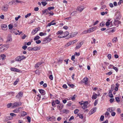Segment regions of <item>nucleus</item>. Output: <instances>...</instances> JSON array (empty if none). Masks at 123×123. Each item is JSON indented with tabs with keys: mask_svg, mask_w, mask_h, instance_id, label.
Here are the masks:
<instances>
[{
	"mask_svg": "<svg viewBox=\"0 0 123 123\" xmlns=\"http://www.w3.org/2000/svg\"><path fill=\"white\" fill-rule=\"evenodd\" d=\"M115 99L116 101L117 102H120V100L119 98L118 97H116Z\"/></svg>",
	"mask_w": 123,
	"mask_h": 123,
	"instance_id": "51",
	"label": "nucleus"
},
{
	"mask_svg": "<svg viewBox=\"0 0 123 123\" xmlns=\"http://www.w3.org/2000/svg\"><path fill=\"white\" fill-rule=\"evenodd\" d=\"M117 41V39L116 37H114L113 39V42H116Z\"/></svg>",
	"mask_w": 123,
	"mask_h": 123,
	"instance_id": "36",
	"label": "nucleus"
},
{
	"mask_svg": "<svg viewBox=\"0 0 123 123\" xmlns=\"http://www.w3.org/2000/svg\"><path fill=\"white\" fill-rule=\"evenodd\" d=\"M92 40L91 42V43L92 44H95L96 41L95 39L94 38H92Z\"/></svg>",
	"mask_w": 123,
	"mask_h": 123,
	"instance_id": "30",
	"label": "nucleus"
},
{
	"mask_svg": "<svg viewBox=\"0 0 123 123\" xmlns=\"http://www.w3.org/2000/svg\"><path fill=\"white\" fill-rule=\"evenodd\" d=\"M31 15V13H30L27 14L25 16V18H27L28 17L30 16Z\"/></svg>",
	"mask_w": 123,
	"mask_h": 123,
	"instance_id": "52",
	"label": "nucleus"
},
{
	"mask_svg": "<svg viewBox=\"0 0 123 123\" xmlns=\"http://www.w3.org/2000/svg\"><path fill=\"white\" fill-rule=\"evenodd\" d=\"M78 34V32H72L70 35V38H72Z\"/></svg>",
	"mask_w": 123,
	"mask_h": 123,
	"instance_id": "9",
	"label": "nucleus"
},
{
	"mask_svg": "<svg viewBox=\"0 0 123 123\" xmlns=\"http://www.w3.org/2000/svg\"><path fill=\"white\" fill-rule=\"evenodd\" d=\"M109 60H110L111 58V55L110 54H109L107 56Z\"/></svg>",
	"mask_w": 123,
	"mask_h": 123,
	"instance_id": "40",
	"label": "nucleus"
},
{
	"mask_svg": "<svg viewBox=\"0 0 123 123\" xmlns=\"http://www.w3.org/2000/svg\"><path fill=\"white\" fill-rule=\"evenodd\" d=\"M46 35V33H43L42 32H41L39 33V35L41 36H43L45 35Z\"/></svg>",
	"mask_w": 123,
	"mask_h": 123,
	"instance_id": "35",
	"label": "nucleus"
},
{
	"mask_svg": "<svg viewBox=\"0 0 123 123\" xmlns=\"http://www.w3.org/2000/svg\"><path fill=\"white\" fill-rule=\"evenodd\" d=\"M26 114V113L25 111H22L21 113V115L22 116H25Z\"/></svg>",
	"mask_w": 123,
	"mask_h": 123,
	"instance_id": "34",
	"label": "nucleus"
},
{
	"mask_svg": "<svg viewBox=\"0 0 123 123\" xmlns=\"http://www.w3.org/2000/svg\"><path fill=\"white\" fill-rule=\"evenodd\" d=\"M116 113L115 112H112L111 113V115L112 116H114L116 115Z\"/></svg>",
	"mask_w": 123,
	"mask_h": 123,
	"instance_id": "53",
	"label": "nucleus"
},
{
	"mask_svg": "<svg viewBox=\"0 0 123 123\" xmlns=\"http://www.w3.org/2000/svg\"><path fill=\"white\" fill-rule=\"evenodd\" d=\"M83 106L82 107V108L83 109H85V108H86L87 105L88 104V102L87 101H85L84 102L83 104Z\"/></svg>",
	"mask_w": 123,
	"mask_h": 123,
	"instance_id": "12",
	"label": "nucleus"
},
{
	"mask_svg": "<svg viewBox=\"0 0 123 123\" xmlns=\"http://www.w3.org/2000/svg\"><path fill=\"white\" fill-rule=\"evenodd\" d=\"M39 38L40 37L39 36H37L35 37L34 39V40H36L39 39Z\"/></svg>",
	"mask_w": 123,
	"mask_h": 123,
	"instance_id": "37",
	"label": "nucleus"
},
{
	"mask_svg": "<svg viewBox=\"0 0 123 123\" xmlns=\"http://www.w3.org/2000/svg\"><path fill=\"white\" fill-rule=\"evenodd\" d=\"M15 60L16 61H21L19 56H18L16 57L15 59Z\"/></svg>",
	"mask_w": 123,
	"mask_h": 123,
	"instance_id": "28",
	"label": "nucleus"
},
{
	"mask_svg": "<svg viewBox=\"0 0 123 123\" xmlns=\"http://www.w3.org/2000/svg\"><path fill=\"white\" fill-rule=\"evenodd\" d=\"M63 107V105L62 104H60L57 106L58 108L60 111L61 112H62V109Z\"/></svg>",
	"mask_w": 123,
	"mask_h": 123,
	"instance_id": "10",
	"label": "nucleus"
},
{
	"mask_svg": "<svg viewBox=\"0 0 123 123\" xmlns=\"http://www.w3.org/2000/svg\"><path fill=\"white\" fill-rule=\"evenodd\" d=\"M41 97V96L40 95H37V96L35 98V100L37 101H39L40 100Z\"/></svg>",
	"mask_w": 123,
	"mask_h": 123,
	"instance_id": "21",
	"label": "nucleus"
},
{
	"mask_svg": "<svg viewBox=\"0 0 123 123\" xmlns=\"http://www.w3.org/2000/svg\"><path fill=\"white\" fill-rule=\"evenodd\" d=\"M15 2H17V3H22L23 2H22L21 1L18 0H16L15 1H12V3H15Z\"/></svg>",
	"mask_w": 123,
	"mask_h": 123,
	"instance_id": "25",
	"label": "nucleus"
},
{
	"mask_svg": "<svg viewBox=\"0 0 123 123\" xmlns=\"http://www.w3.org/2000/svg\"><path fill=\"white\" fill-rule=\"evenodd\" d=\"M41 49V47H35L33 48H31V50L32 51H36L39 50Z\"/></svg>",
	"mask_w": 123,
	"mask_h": 123,
	"instance_id": "6",
	"label": "nucleus"
},
{
	"mask_svg": "<svg viewBox=\"0 0 123 123\" xmlns=\"http://www.w3.org/2000/svg\"><path fill=\"white\" fill-rule=\"evenodd\" d=\"M49 36L48 37L44 39L43 41V42L44 43L49 42L51 41L52 39L51 38H49Z\"/></svg>",
	"mask_w": 123,
	"mask_h": 123,
	"instance_id": "2",
	"label": "nucleus"
},
{
	"mask_svg": "<svg viewBox=\"0 0 123 123\" xmlns=\"http://www.w3.org/2000/svg\"><path fill=\"white\" fill-rule=\"evenodd\" d=\"M10 115L12 117H15L16 116V115L13 113H11L10 114Z\"/></svg>",
	"mask_w": 123,
	"mask_h": 123,
	"instance_id": "43",
	"label": "nucleus"
},
{
	"mask_svg": "<svg viewBox=\"0 0 123 123\" xmlns=\"http://www.w3.org/2000/svg\"><path fill=\"white\" fill-rule=\"evenodd\" d=\"M42 64L41 62H38L36 63L35 65V68H37L39 66Z\"/></svg>",
	"mask_w": 123,
	"mask_h": 123,
	"instance_id": "20",
	"label": "nucleus"
},
{
	"mask_svg": "<svg viewBox=\"0 0 123 123\" xmlns=\"http://www.w3.org/2000/svg\"><path fill=\"white\" fill-rule=\"evenodd\" d=\"M0 57H1L3 60H4L6 58V56L4 54H1Z\"/></svg>",
	"mask_w": 123,
	"mask_h": 123,
	"instance_id": "26",
	"label": "nucleus"
},
{
	"mask_svg": "<svg viewBox=\"0 0 123 123\" xmlns=\"http://www.w3.org/2000/svg\"><path fill=\"white\" fill-rule=\"evenodd\" d=\"M11 70L13 71L17 72H19L20 70L15 68H11Z\"/></svg>",
	"mask_w": 123,
	"mask_h": 123,
	"instance_id": "19",
	"label": "nucleus"
},
{
	"mask_svg": "<svg viewBox=\"0 0 123 123\" xmlns=\"http://www.w3.org/2000/svg\"><path fill=\"white\" fill-rule=\"evenodd\" d=\"M13 27V26L12 25H8L9 29L10 30L12 29Z\"/></svg>",
	"mask_w": 123,
	"mask_h": 123,
	"instance_id": "39",
	"label": "nucleus"
},
{
	"mask_svg": "<svg viewBox=\"0 0 123 123\" xmlns=\"http://www.w3.org/2000/svg\"><path fill=\"white\" fill-rule=\"evenodd\" d=\"M115 110V109H113V108L112 107L108 108L107 110V111L110 112H111L113 111H114Z\"/></svg>",
	"mask_w": 123,
	"mask_h": 123,
	"instance_id": "13",
	"label": "nucleus"
},
{
	"mask_svg": "<svg viewBox=\"0 0 123 123\" xmlns=\"http://www.w3.org/2000/svg\"><path fill=\"white\" fill-rule=\"evenodd\" d=\"M55 102L56 104H58L60 103V101L58 100H56L55 101Z\"/></svg>",
	"mask_w": 123,
	"mask_h": 123,
	"instance_id": "64",
	"label": "nucleus"
},
{
	"mask_svg": "<svg viewBox=\"0 0 123 123\" xmlns=\"http://www.w3.org/2000/svg\"><path fill=\"white\" fill-rule=\"evenodd\" d=\"M56 34L57 35H63V31L61 30L58 31Z\"/></svg>",
	"mask_w": 123,
	"mask_h": 123,
	"instance_id": "29",
	"label": "nucleus"
},
{
	"mask_svg": "<svg viewBox=\"0 0 123 123\" xmlns=\"http://www.w3.org/2000/svg\"><path fill=\"white\" fill-rule=\"evenodd\" d=\"M19 80V79L18 78H17L16 81L14 82L13 84L14 85H16L17 83L18 82Z\"/></svg>",
	"mask_w": 123,
	"mask_h": 123,
	"instance_id": "32",
	"label": "nucleus"
},
{
	"mask_svg": "<svg viewBox=\"0 0 123 123\" xmlns=\"http://www.w3.org/2000/svg\"><path fill=\"white\" fill-rule=\"evenodd\" d=\"M12 105V104L11 103H10L8 104L7 105V107L8 108H9Z\"/></svg>",
	"mask_w": 123,
	"mask_h": 123,
	"instance_id": "56",
	"label": "nucleus"
},
{
	"mask_svg": "<svg viewBox=\"0 0 123 123\" xmlns=\"http://www.w3.org/2000/svg\"><path fill=\"white\" fill-rule=\"evenodd\" d=\"M54 20H53L50 22V23L51 24V25H54L56 24V23L54 22Z\"/></svg>",
	"mask_w": 123,
	"mask_h": 123,
	"instance_id": "60",
	"label": "nucleus"
},
{
	"mask_svg": "<svg viewBox=\"0 0 123 123\" xmlns=\"http://www.w3.org/2000/svg\"><path fill=\"white\" fill-rule=\"evenodd\" d=\"M40 29V28L39 27L35 28L33 30L31 34L32 35H34L35 33H37L38 31Z\"/></svg>",
	"mask_w": 123,
	"mask_h": 123,
	"instance_id": "3",
	"label": "nucleus"
},
{
	"mask_svg": "<svg viewBox=\"0 0 123 123\" xmlns=\"http://www.w3.org/2000/svg\"><path fill=\"white\" fill-rule=\"evenodd\" d=\"M63 36H64V37H65L67 36H68L69 35V32L68 31H66L64 32L63 33Z\"/></svg>",
	"mask_w": 123,
	"mask_h": 123,
	"instance_id": "23",
	"label": "nucleus"
},
{
	"mask_svg": "<svg viewBox=\"0 0 123 123\" xmlns=\"http://www.w3.org/2000/svg\"><path fill=\"white\" fill-rule=\"evenodd\" d=\"M21 108V107H18L13 110V111L14 113H18L19 111V109Z\"/></svg>",
	"mask_w": 123,
	"mask_h": 123,
	"instance_id": "15",
	"label": "nucleus"
},
{
	"mask_svg": "<svg viewBox=\"0 0 123 123\" xmlns=\"http://www.w3.org/2000/svg\"><path fill=\"white\" fill-rule=\"evenodd\" d=\"M113 69H114L116 72H117L118 70V68L116 67H115L114 66L113 67Z\"/></svg>",
	"mask_w": 123,
	"mask_h": 123,
	"instance_id": "48",
	"label": "nucleus"
},
{
	"mask_svg": "<svg viewBox=\"0 0 123 123\" xmlns=\"http://www.w3.org/2000/svg\"><path fill=\"white\" fill-rule=\"evenodd\" d=\"M2 10L5 11H7L8 9L7 7L6 6H4L1 7Z\"/></svg>",
	"mask_w": 123,
	"mask_h": 123,
	"instance_id": "18",
	"label": "nucleus"
},
{
	"mask_svg": "<svg viewBox=\"0 0 123 123\" xmlns=\"http://www.w3.org/2000/svg\"><path fill=\"white\" fill-rule=\"evenodd\" d=\"M62 112L63 113H67L69 112V111L66 109H63L62 111Z\"/></svg>",
	"mask_w": 123,
	"mask_h": 123,
	"instance_id": "27",
	"label": "nucleus"
},
{
	"mask_svg": "<svg viewBox=\"0 0 123 123\" xmlns=\"http://www.w3.org/2000/svg\"><path fill=\"white\" fill-rule=\"evenodd\" d=\"M84 9V6H78L76 9V10L81 12Z\"/></svg>",
	"mask_w": 123,
	"mask_h": 123,
	"instance_id": "5",
	"label": "nucleus"
},
{
	"mask_svg": "<svg viewBox=\"0 0 123 123\" xmlns=\"http://www.w3.org/2000/svg\"><path fill=\"white\" fill-rule=\"evenodd\" d=\"M97 28L96 26H94L92 27L89 28L88 30L89 33H90L94 31Z\"/></svg>",
	"mask_w": 123,
	"mask_h": 123,
	"instance_id": "7",
	"label": "nucleus"
},
{
	"mask_svg": "<svg viewBox=\"0 0 123 123\" xmlns=\"http://www.w3.org/2000/svg\"><path fill=\"white\" fill-rule=\"evenodd\" d=\"M21 17V16L20 15H19L17 17H15V20L16 21H17L18 20V19L20 18Z\"/></svg>",
	"mask_w": 123,
	"mask_h": 123,
	"instance_id": "59",
	"label": "nucleus"
},
{
	"mask_svg": "<svg viewBox=\"0 0 123 123\" xmlns=\"http://www.w3.org/2000/svg\"><path fill=\"white\" fill-rule=\"evenodd\" d=\"M76 96H75V95H74L72 97H71V99L73 100V101L74 100L75 98H76Z\"/></svg>",
	"mask_w": 123,
	"mask_h": 123,
	"instance_id": "49",
	"label": "nucleus"
},
{
	"mask_svg": "<svg viewBox=\"0 0 123 123\" xmlns=\"http://www.w3.org/2000/svg\"><path fill=\"white\" fill-rule=\"evenodd\" d=\"M100 94H98V95L94 92L93 93V94L92 95V99H95L97 97V96H99Z\"/></svg>",
	"mask_w": 123,
	"mask_h": 123,
	"instance_id": "11",
	"label": "nucleus"
},
{
	"mask_svg": "<svg viewBox=\"0 0 123 123\" xmlns=\"http://www.w3.org/2000/svg\"><path fill=\"white\" fill-rule=\"evenodd\" d=\"M88 81V79L86 77H85L83 79L82 81L83 82L85 83L86 84H87Z\"/></svg>",
	"mask_w": 123,
	"mask_h": 123,
	"instance_id": "17",
	"label": "nucleus"
},
{
	"mask_svg": "<svg viewBox=\"0 0 123 123\" xmlns=\"http://www.w3.org/2000/svg\"><path fill=\"white\" fill-rule=\"evenodd\" d=\"M108 13L107 12H102L101 13V14L102 15H104L105 14H106Z\"/></svg>",
	"mask_w": 123,
	"mask_h": 123,
	"instance_id": "44",
	"label": "nucleus"
},
{
	"mask_svg": "<svg viewBox=\"0 0 123 123\" xmlns=\"http://www.w3.org/2000/svg\"><path fill=\"white\" fill-rule=\"evenodd\" d=\"M23 94V92H21L17 95L16 96V97L18 99H20L22 97Z\"/></svg>",
	"mask_w": 123,
	"mask_h": 123,
	"instance_id": "4",
	"label": "nucleus"
},
{
	"mask_svg": "<svg viewBox=\"0 0 123 123\" xmlns=\"http://www.w3.org/2000/svg\"><path fill=\"white\" fill-rule=\"evenodd\" d=\"M19 56L20 58V59L21 61L26 58V57L23 55Z\"/></svg>",
	"mask_w": 123,
	"mask_h": 123,
	"instance_id": "33",
	"label": "nucleus"
},
{
	"mask_svg": "<svg viewBox=\"0 0 123 123\" xmlns=\"http://www.w3.org/2000/svg\"><path fill=\"white\" fill-rule=\"evenodd\" d=\"M98 100L97 99L95 100V102L94 103V106H95L98 103Z\"/></svg>",
	"mask_w": 123,
	"mask_h": 123,
	"instance_id": "62",
	"label": "nucleus"
},
{
	"mask_svg": "<svg viewBox=\"0 0 123 123\" xmlns=\"http://www.w3.org/2000/svg\"><path fill=\"white\" fill-rule=\"evenodd\" d=\"M39 91L42 95H44L45 94V91L43 90L39 89Z\"/></svg>",
	"mask_w": 123,
	"mask_h": 123,
	"instance_id": "16",
	"label": "nucleus"
},
{
	"mask_svg": "<svg viewBox=\"0 0 123 123\" xmlns=\"http://www.w3.org/2000/svg\"><path fill=\"white\" fill-rule=\"evenodd\" d=\"M81 47V46H80V44H78V45H77L76 47V49H78L80 48Z\"/></svg>",
	"mask_w": 123,
	"mask_h": 123,
	"instance_id": "57",
	"label": "nucleus"
},
{
	"mask_svg": "<svg viewBox=\"0 0 123 123\" xmlns=\"http://www.w3.org/2000/svg\"><path fill=\"white\" fill-rule=\"evenodd\" d=\"M7 40L8 41H12V37L10 36H8L7 39Z\"/></svg>",
	"mask_w": 123,
	"mask_h": 123,
	"instance_id": "31",
	"label": "nucleus"
},
{
	"mask_svg": "<svg viewBox=\"0 0 123 123\" xmlns=\"http://www.w3.org/2000/svg\"><path fill=\"white\" fill-rule=\"evenodd\" d=\"M77 41V40H76L73 41H72L70 42V45L71 44H73L74 43L76 42Z\"/></svg>",
	"mask_w": 123,
	"mask_h": 123,
	"instance_id": "24",
	"label": "nucleus"
},
{
	"mask_svg": "<svg viewBox=\"0 0 123 123\" xmlns=\"http://www.w3.org/2000/svg\"><path fill=\"white\" fill-rule=\"evenodd\" d=\"M27 119L28 120V121L29 122H31V118L29 117H27Z\"/></svg>",
	"mask_w": 123,
	"mask_h": 123,
	"instance_id": "58",
	"label": "nucleus"
},
{
	"mask_svg": "<svg viewBox=\"0 0 123 123\" xmlns=\"http://www.w3.org/2000/svg\"><path fill=\"white\" fill-rule=\"evenodd\" d=\"M77 13V12L75 11H74L71 14V15L72 16H73L75 14H76Z\"/></svg>",
	"mask_w": 123,
	"mask_h": 123,
	"instance_id": "50",
	"label": "nucleus"
},
{
	"mask_svg": "<svg viewBox=\"0 0 123 123\" xmlns=\"http://www.w3.org/2000/svg\"><path fill=\"white\" fill-rule=\"evenodd\" d=\"M22 103L20 102H15L12 103V107H17L21 105Z\"/></svg>",
	"mask_w": 123,
	"mask_h": 123,
	"instance_id": "1",
	"label": "nucleus"
},
{
	"mask_svg": "<svg viewBox=\"0 0 123 123\" xmlns=\"http://www.w3.org/2000/svg\"><path fill=\"white\" fill-rule=\"evenodd\" d=\"M112 73V72L110 71L108 73H106V75H110Z\"/></svg>",
	"mask_w": 123,
	"mask_h": 123,
	"instance_id": "54",
	"label": "nucleus"
},
{
	"mask_svg": "<svg viewBox=\"0 0 123 123\" xmlns=\"http://www.w3.org/2000/svg\"><path fill=\"white\" fill-rule=\"evenodd\" d=\"M64 36H63V35H59L58 36V37L60 38H62L64 37Z\"/></svg>",
	"mask_w": 123,
	"mask_h": 123,
	"instance_id": "55",
	"label": "nucleus"
},
{
	"mask_svg": "<svg viewBox=\"0 0 123 123\" xmlns=\"http://www.w3.org/2000/svg\"><path fill=\"white\" fill-rule=\"evenodd\" d=\"M79 111V110L78 109H76L74 111V113L75 114L77 113Z\"/></svg>",
	"mask_w": 123,
	"mask_h": 123,
	"instance_id": "42",
	"label": "nucleus"
},
{
	"mask_svg": "<svg viewBox=\"0 0 123 123\" xmlns=\"http://www.w3.org/2000/svg\"><path fill=\"white\" fill-rule=\"evenodd\" d=\"M27 46L26 45H24L22 47V48L24 50H25L27 48Z\"/></svg>",
	"mask_w": 123,
	"mask_h": 123,
	"instance_id": "63",
	"label": "nucleus"
},
{
	"mask_svg": "<svg viewBox=\"0 0 123 123\" xmlns=\"http://www.w3.org/2000/svg\"><path fill=\"white\" fill-rule=\"evenodd\" d=\"M87 33H89L88 30L87 31H85L82 32V33L84 34H86Z\"/></svg>",
	"mask_w": 123,
	"mask_h": 123,
	"instance_id": "46",
	"label": "nucleus"
},
{
	"mask_svg": "<svg viewBox=\"0 0 123 123\" xmlns=\"http://www.w3.org/2000/svg\"><path fill=\"white\" fill-rule=\"evenodd\" d=\"M110 115V113L109 112H106L105 114V117L106 118H109V116Z\"/></svg>",
	"mask_w": 123,
	"mask_h": 123,
	"instance_id": "22",
	"label": "nucleus"
},
{
	"mask_svg": "<svg viewBox=\"0 0 123 123\" xmlns=\"http://www.w3.org/2000/svg\"><path fill=\"white\" fill-rule=\"evenodd\" d=\"M97 108L96 107L94 108L90 111L89 112V113L90 115L92 114L95 112L96 111Z\"/></svg>",
	"mask_w": 123,
	"mask_h": 123,
	"instance_id": "8",
	"label": "nucleus"
},
{
	"mask_svg": "<svg viewBox=\"0 0 123 123\" xmlns=\"http://www.w3.org/2000/svg\"><path fill=\"white\" fill-rule=\"evenodd\" d=\"M49 78L51 80H52L53 79V77L52 75H50L49 76Z\"/></svg>",
	"mask_w": 123,
	"mask_h": 123,
	"instance_id": "61",
	"label": "nucleus"
},
{
	"mask_svg": "<svg viewBox=\"0 0 123 123\" xmlns=\"http://www.w3.org/2000/svg\"><path fill=\"white\" fill-rule=\"evenodd\" d=\"M1 27L2 29L4 30H6L7 28V25H3Z\"/></svg>",
	"mask_w": 123,
	"mask_h": 123,
	"instance_id": "14",
	"label": "nucleus"
},
{
	"mask_svg": "<svg viewBox=\"0 0 123 123\" xmlns=\"http://www.w3.org/2000/svg\"><path fill=\"white\" fill-rule=\"evenodd\" d=\"M117 112L119 114H120L121 113V111L119 108H118L117 109Z\"/></svg>",
	"mask_w": 123,
	"mask_h": 123,
	"instance_id": "45",
	"label": "nucleus"
},
{
	"mask_svg": "<svg viewBox=\"0 0 123 123\" xmlns=\"http://www.w3.org/2000/svg\"><path fill=\"white\" fill-rule=\"evenodd\" d=\"M54 7L53 6L50 7L48 8V10H49V11L50 10H51L54 9Z\"/></svg>",
	"mask_w": 123,
	"mask_h": 123,
	"instance_id": "41",
	"label": "nucleus"
},
{
	"mask_svg": "<svg viewBox=\"0 0 123 123\" xmlns=\"http://www.w3.org/2000/svg\"><path fill=\"white\" fill-rule=\"evenodd\" d=\"M41 3L44 6H45L47 4V2H42Z\"/></svg>",
	"mask_w": 123,
	"mask_h": 123,
	"instance_id": "47",
	"label": "nucleus"
},
{
	"mask_svg": "<svg viewBox=\"0 0 123 123\" xmlns=\"http://www.w3.org/2000/svg\"><path fill=\"white\" fill-rule=\"evenodd\" d=\"M104 116L103 115H102L101 116L100 118V119L101 121H103L104 120Z\"/></svg>",
	"mask_w": 123,
	"mask_h": 123,
	"instance_id": "38",
	"label": "nucleus"
}]
</instances>
